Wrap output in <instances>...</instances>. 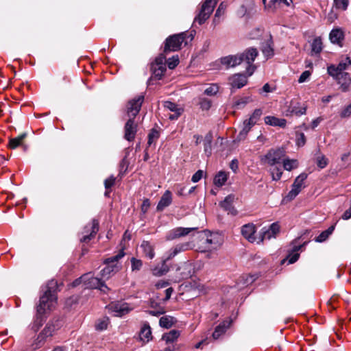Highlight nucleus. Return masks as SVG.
I'll list each match as a JSON object with an SVG mask.
<instances>
[{
  "label": "nucleus",
  "mask_w": 351,
  "mask_h": 351,
  "mask_svg": "<svg viewBox=\"0 0 351 351\" xmlns=\"http://www.w3.org/2000/svg\"><path fill=\"white\" fill-rule=\"evenodd\" d=\"M258 54V53L256 48L250 47L245 50L242 53L221 58V63L227 68L234 67L243 63L245 65L247 75L250 76L256 69L253 62Z\"/></svg>",
  "instance_id": "nucleus-1"
},
{
  "label": "nucleus",
  "mask_w": 351,
  "mask_h": 351,
  "mask_svg": "<svg viewBox=\"0 0 351 351\" xmlns=\"http://www.w3.org/2000/svg\"><path fill=\"white\" fill-rule=\"evenodd\" d=\"M285 157V150L283 148L270 149L261 158L263 164L270 167L269 172L273 180H279L282 175L281 167L283 158Z\"/></svg>",
  "instance_id": "nucleus-2"
},
{
  "label": "nucleus",
  "mask_w": 351,
  "mask_h": 351,
  "mask_svg": "<svg viewBox=\"0 0 351 351\" xmlns=\"http://www.w3.org/2000/svg\"><path fill=\"white\" fill-rule=\"evenodd\" d=\"M143 101L144 95H140L128 102L127 114L129 117V119L125 125L124 137L128 141H132L135 138L136 125L134 123V119L138 114Z\"/></svg>",
  "instance_id": "nucleus-3"
},
{
  "label": "nucleus",
  "mask_w": 351,
  "mask_h": 351,
  "mask_svg": "<svg viewBox=\"0 0 351 351\" xmlns=\"http://www.w3.org/2000/svg\"><path fill=\"white\" fill-rule=\"evenodd\" d=\"M56 285V282L51 281L50 282V287L47 289L43 295H42L39 300V304L37 306L36 312L38 315H43L47 311L52 310L56 304L57 297L54 291L51 290V288Z\"/></svg>",
  "instance_id": "nucleus-4"
},
{
  "label": "nucleus",
  "mask_w": 351,
  "mask_h": 351,
  "mask_svg": "<svg viewBox=\"0 0 351 351\" xmlns=\"http://www.w3.org/2000/svg\"><path fill=\"white\" fill-rule=\"evenodd\" d=\"M124 256L123 250H121L117 255L105 259L104 263L106 266L101 271L102 277L109 278L112 275L117 273L121 269V265L119 264V261Z\"/></svg>",
  "instance_id": "nucleus-5"
},
{
  "label": "nucleus",
  "mask_w": 351,
  "mask_h": 351,
  "mask_svg": "<svg viewBox=\"0 0 351 351\" xmlns=\"http://www.w3.org/2000/svg\"><path fill=\"white\" fill-rule=\"evenodd\" d=\"M187 34L185 32L169 36L165 40L164 52L168 53L180 50L183 43L185 45L187 44V42L185 40Z\"/></svg>",
  "instance_id": "nucleus-6"
},
{
  "label": "nucleus",
  "mask_w": 351,
  "mask_h": 351,
  "mask_svg": "<svg viewBox=\"0 0 351 351\" xmlns=\"http://www.w3.org/2000/svg\"><path fill=\"white\" fill-rule=\"evenodd\" d=\"M82 279L84 289H98L104 293L108 290V287L100 279L94 277L90 273L82 275Z\"/></svg>",
  "instance_id": "nucleus-7"
},
{
  "label": "nucleus",
  "mask_w": 351,
  "mask_h": 351,
  "mask_svg": "<svg viewBox=\"0 0 351 351\" xmlns=\"http://www.w3.org/2000/svg\"><path fill=\"white\" fill-rule=\"evenodd\" d=\"M218 0H206L202 5L198 15L195 18V21L199 25L203 24L210 16Z\"/></svg>",
  "instance_id": "nucleus-8"
},
{
  "label": "nucleus",
  "mask_w": 351,
  "mask_h": 351,
  "mask_svg": "<svg viewBox=\"0 0 351 351\" xmlns=\"http://www.w3.org/2000/svg\"><path fill=\"white\" fill-rule=\"evenodd\" d=\"M151 71L154 77L160 80L166 71V56L160 54L151 64Z\"/></svg>",
  "instance_id": "nucleus-9"
},
{
  "label": "nucleus",
  "mask_w": 351,
  "mask_h": 351,
  "mask_svg": "<svg viewBox=\"0 0 351 351\" xmlns=\"http://www.w3.org/2000/svg\"><path fill=\"white\" fill-rule=\"evenodd\" d=\"M351 66V58L346 57L342 59L337 65L331 64L328 66V73L333 77V79H339V74L343 73Z\"/></svg>",
  "instance_id": "nucleus-10"
},
{
  "label": "nucleus",
  "mask_w": 351,
  "mask_h": 351,
  "mask_svg": "<svg viewBox=\"0 0 351 351\" xmlns=\"http://www.w3.org/2000/svg\"><path fill=\"white\" fill-rule=\"evenodd\" d=\"M98 230L99 221L97 219H93L90 224H88L84 227V229L82 232L84 235L80 238V241L82 243L89 242L93 238L95 237Z\"/></svg>",
  "instance_id": "nucleus-11"
},
{
  "label": "nucleus",
  "mask_w": 351,
  "mask_h": 351,
  "mask_svg": "<svg viewBox=\"0 0 351 351\" xmlns=\"http://www.w3.org/2000/svg\"><path fill=\"white\" fill-rule=\"evenodd\" d=\"M60 328V325L56 322V323H49L46 325L45 328L42 330V332L38 336L36 339V348L40 346L41 343L44 341V340L49 337H51L54 332Z\"/></svg>",
  "instance_id": "nucleus-12"
},
{
  "label": "nucleus",
  "mask_w": 351,
  "mask_h": 351,
  "mask_svg": "<svg viewBox=\"0 0 351 351\" xmlns=\"http://www.w3.org/2000/svg\"><path fill=\"white\" fill-rule=\"evenodd\" d=\"M307 178V174L303 173L300 174L294 180V182L292 184V189L289 192L287 197L289 199H293L295 198L299 193L301 191L302 189L304 187V182Z\"/></svg>",
  "instance_id": "nucleus-13"
},
{
  "label": "nucleus",
  "mask_w": 351,
  "mask_h": 351,
  "mask_svg": "<svg viewBox=\"0 0 351 351\" xmlns=\"http://www.w3.org/2000/svg\"><path fill=\"white\" fill-rule=\"evenodd\" d=\"M109 309L114 313V316L121 317L128 313L132 310V308L129 306L128 303L119 302L110 304Z\"/></svg>",
  "instance_id": "nucleus-14"
},
{
  "label": "nucleus",
  "mask_w": 351,
  "mask_h": 351,
  "mask_svg": "<svg viewBox=\"0 0 351 351\" xmlns=\"http://www.w3.org/2000/svg\"><path fill=\"white\" fill-rule=\"evenodd\" d=\"M306 111V106H301L297 100H291L286 110V116H300L304 114Z\"/></svg>",
  "instance_id": "nucleus-15"
},
{
  "label": "nucleus",
  "mask_w": 351,
  "mask_h": 351,
  "mask_svg": "<svg viewBox=\"0 0 351 351\" xmlns=\"http://www.w3.org/2000/svg\"><path fill=\"white\" fill-rule=\"evenodd\" d=\"M204 243L205 244V247L208 250H217L222 244V238L217 234H210L205 239Z\"/></svg>",
  "instance_id": "nucleus-16"
},
{
  "label": "nucleus",
  "mask_w": 351,
  "mask_h": 351,
  "mask_svg": "<svg viewBox=\"0 0 351 351\" xmlns=\"http://www.w3.org/2000/svg\"><path fill=\"white\" fill-rule=\"evenodd\" d=\"M280 226L277 223H273L269 228H263L262 230L261 241L269 240L271 238H275L276 234L279 232Z\"/></svg>",
  "instance_id": "nucleus-17"
},
{
  "label": "nucleus",
  "mask_w": 351,
  "mask_h": 351,
  "mask_svg": "<svg viewBox=\"0 0 351 351\" xmlns=\"http://www.w3.org/2000/svg\"><path fill=\"white\" fill-rule=\"evenodd\" d=\"M197 230L195 228H176L170 231L167 235V240H173L176 238L186 236L191 232Z\"/></svg>",
  "instance_id": "nucleus-18"
},
{
  "label": "nucleus",
  "mask_w": 351,
  "mask_h": 351,
  "mask_svg": "<svg viewBox=\"0 0 351 351\" xmlns=\"http://www.w3.org/2000/svg\"><path fill=\"white\" fill-rule=\"evenodd\" d=\"M193 265L189 262L183 263L180 266L177 268V271L179 272L178 277L180 279H187L193 275Z\"/></svg>",
  "instance_id": "nucleus-19"
},
{
  "label": "nucleus",
  "mask_w": 351,
  "mask_h": 351,
  "mask_svg": "<svg viewBox=\"0 0 351 351\" xmlns=\"http://www.w3.org/2000/svg\"><path fill=\"white\" fill-rule=\"evenodd\" d=\"M256 232V227L253 223H247L242 226L241 234L250 242H254L256 237L254 234Z\"/></svg>",
  "instance_id": "nucleus-20"
},
{
  "label": "nucleus",
  "mask_w": 351,
  "mask_h": 351,
  "mask_svg": "<svg viewBox=\"0 0 351 351\" xmlns=\"http://www.w3.org/2000/svg\"><path fill=\"white\" fill-rule=\"evenodd\" d=\"M254 126L252 123L250 121L249 119H246L243 121L242 125H241V130L239 133V134L237 136L236 141H244L247 136L248 132L250 131L252 128Z\"/></svg>",
  "instance_id": "nucleus-21"
},
{
  "label": "nucleus",
  "mask_w": 351,
  "mask_h": 351,
  "mask_svg": "<svg viewBox=\"0 0 351 351\" xmlns=\"http://www.w3.org/2000/svg\"><path fill=\"white\" fill-rule=\"evenodd\" d=\"M229 82L233 88H241L247 84V77L238 73L231 76Z\"/></svg>",
  "instance_id": "nucleus-22"
},
{
  "label": "nucleus",
  "mask_w": 351,
  "mask_h": 351,
  "mask_svg": "<svg viewBox=\"0 0 351 351\" xmlns=\"http://www.w3.org/2000/svg\"><path fill=\"white\" fill-rule=\"evenodd\" d=\"M329 38L331 43L341 47L344 39V34L339 28L333 29L329 34Z\"/></svg>",
  "instance_id": "nucleus-23"
},
{
  "label": "nucleus",
  "mask_w": 351,
  "mask_h": 351,
  "mask_svg": "<svg viewBox=\"0 0 351 351\" xmlns=\"http://www.w3.org/2000/svg\"><path fill=\"white\" fill-rule=\"evenodd\" d=\"M232 320H224L220 323L215 329L213 333V337L214 339H219L222 335H223L226 330L230 326Z\"/></svg>",
  "instance_id": "nucleus-24"
},
{
  "label": "nucleus",
  "mask_w": 351,
  "mask_h": 351,
  "mask_svg": "<svg viewBox=\"0 0 351 351\" xmlns=\"http://www.w3.org/2000/svg\"><path fill=\"white\" fill-rule=\"evenodd\" d=\"M339 79H335L337 84L340 85V88L343 92H347L350 90L349 78L350 74L347 72H343L338 76Z\"/></svg>",
  "instance_id": "nucleus-25"
},
{
  "label": "nucleus",
  "mask_w": 351,
  "mask_h": 351,
  "mask_svg": "<svg viewBox=\"0 0 351 351\" xmlns=\"http://www.w3.org/2000/svg\"><path fill=\"white\" fill-rule=\"evenodd\" d=\"M172 202V196L171 193L169 191H166L165 193L161 197L158 205H157V210L162 211L166 207L169 206Z\"/></svg>",
  "instance_id": "nucleus-26"
},
{
  "label": "nucleus",
  "mask_w": 351,
  "mask_h": 351,
  "mask_svg": "<svg viewBox=\"0 0 351 351\" xmlns=\"http://www.w3.org/2000/svg\"><path fill=\"white\" fill-rule=\"evenodd\" d=\"M233 201L234 197L232 195H228L220 203V206L228 213L232 215H236L237 214V210L232 206Z\"/></svg>",
  "instance_id": "nucleus-27"
},
{
  "label": "nucleus",
  "mask_w": 351,
  "mask_h": 351,
  "mask_svg": "<svg viewBox=\"0 0 351 351\" xmlns=\"http://www.w3.org/2000/svg\"><path fill=\"white\" fill-rule=\"evenodd\" d=\"M144 256L149 259H153L155 256L154 245L149 241H143L141 245Z\"/></svg>",
  "instance_id": "nucleus-28"
},
{
  "label": "nucleus",
  "mask_w": 351,
  "mask_h": 351,
  "mask_svg": "<svg viewBox=\"0 0 351 351\" xmlns=\"http://www.w3.org/2000/svg\"><path fill=\"white\" fill-rule=\"evenodd\" d=\"M167 258L164 259L160 264L156 265L152 269V274L155 276H162L166 274L169 270V266L167 265Z\"/></svg>",
  "instance_id": "nucleus-29"
},
{
  "label": "nucleus",
  "mask_w": 351,
  "mask_h": 351,
  "mask_svg": "<svg viewBox=\"0 0 351 351\" xmlns=\"http://www.w3.org/2000/svg\"><path fill=\"white\" fill-rule=\"evenodd\" d=\"M139 338L143 343H147L152 339L151 328L148 324H144L141 328L139 332Z\"/></svg>",
  "instance_id": "nucleus-30"
},
{
  "label": "nucleus",
  "mask_w": 351,
  "mask_h": 351,
  "mask_svg": "<svg viewBox=\"0 0 351 351\" xmlns=\"http://www.w3.org/2000/svg\"><path fill=\"white\" fill-rule=\"evenodd\" d=\"M265 123L270 125L285 128L286 126L287 121L285 119H279L272 116H267L265 117Z\"/></svg>",
  "instance_id": "nucleus-31"
},
{
  "label": "nucleus",
  "mask_w": 351,
  "mask_h": 351,
  "mask_svg": "<svg viewBox=\"0 0 351 351\" xmlns=\"http://www.w3.org/2000/svg\"><path fill=\"white\" fill-rule=\"evenodd\" d=\"M323 49L322 41L320 37H316L311 43V54H319Z\"/></svg>",
  "instance_id": "nucleus-32"
},
{
  "label": "nucleus",
  "mask_w": 351,
  "mask_h": 351,
  "mask_svg": "<svg viewBox=\"0 0 351 351\" xmlns=\"http://www.w3.org/2000/svg\"><path fill=\"white\" fill-rule=\"evenodd\" d=\"M180 332L177 330H172L167 333H165L162 336V339L166 341V343H173L180 336Z\"/></svg>",
  "instance_id": "nucleus-33"
},
{
  "label": "nucleus",
  "mask_w": 351,
  "mask_h": 351,
  "mask_svg": "<svg viewBox=\"0 0 351 351\" xmlns=\"http://www.w3.org/2000/svg\"><path fill=\"white\" fill-rule=\"evenodd\" d=\"M282 163L283 164L284 169L287 171H291L292 169L297 168L298 166V162L297 160H291L285 158V157L283 158Z\"/></svg>",
  "instance_id": "nucleus-34"
},
{
  "label": "nucleus",
  "mask_w": 351,
  "mask_h": 351,
  "mask_svg": "<svg viewBox=\"0 0 351 351\" xmlns=\"http://www.w3.org/2000/svg\"><path fill=\"white\" fill-rule=\"evenodd\" d=\"M27 136L26 133H23L19 136L11 138L9 142V147L11 149H15L22 144V141Z\"/></svg>",
  "instance_id": "nucleus-35"
},
{
  "label": "nucleus",
  "mask_w": 351,
  "mask_h": 351,
  "mask_svg": "<svg viewBox=\"0 0 351 351\" xmlns=\"http://www.w3.org/2000/svg\"><path fill=\"white\" fill-rule=\"evenodd\" d=\"M227 179V174L224 171H219L214 178V184L217 186H222Z\"/></svg>",
  "instance_id": "nucleus-36"
},
{
  "label": "nucleus",
  "mask_w": 351,
  "mask_h": 351,
  "mask_svg": "<svg viewBox=\"0 0 351 351\" xmlns=\"http://www.w3.org/2000/svg\"><path fill=\"white\" fill-rule=\"evenodd\" d=\"M174 323V319L170 316H164L160 319L159 324L161 327L169 328Z\"/></svg>",
  "instance_id": "nucleus-37"
},
{
  "label": "nucleus",
  "mask_w": 351,
  "mask_h": 351,
  "mask_svg": "<svg viewBox=\"0 0 351 351\" xmlns=\"http://www.w3.org/2000/svg\"><path fill=\"white\" fill-rule=\"evenodd\" d=\"M349 5V0H333V8L337 10L345 11Z\"/></svg>",
  "instance_id": "nucleus-38"
},
{
  "label": "nucleus",
  "mask_w": 351,
  "mask_h": 351,
  "mask_svg": "<svg viewBox=\"0 0 351 351\" xmlns=\"http://www.w3.org/2000/svg\"><path fill=\"white\" fill-rule=\"evenodd\" d=\"M262 114V110L260 108H257L254 110L253 113L250 116V117L247 119H249L250 121H251V123H252V124L254 125L260 120Z\"/></svg>",
  "instance_id": "nucleus-39"
},
{
  "label": "nucleus",
  "mask_w": 351,
  "mask_h": 351,
  "mask_svg": "<svg viewBox=\"0 0 351 351\" xmlns=\"http://www.w3.org/2000/svg\"><path fill=\"white\" fill-rule=\"evenodd\" d=\"M256 278L257 277L254 275L245 274L240 278V281L243 285L248 286L249 285L253 283Z\"/></svg>",
  "instance_id": "nucleus-40"
},
{
  "label": "nucleus",
  "mask_w": 351,
  "mask_h": 351,
  "mask_svg": "<svg viewBox=\"0 0 351 351\" xmlns=\"http://www.w3.org/2000/svg\"><path fill=\"white\" fill-rule=\"evenodd\" d=\"M109 324V319L108 317H104L97 321L95 328L97 330H104L107 328Z\"/></svg>",
  "instance_id": "nucleus-41"
},
{
  "label": "nucleus",
  "mask_w": 351,
  "mask_h": 351,
  "mask_svg": "<svg viewBox=\"0 0 351 351\" xmlns=\"http://www.w3.org/2000/svg\"><path fill=\"white\" fill-rule=\"evenodd\" d=\"M211 143L212 138L210 136H206L204 141V152L209 156L211 154Z\"/></svg>",
  "instance_id": "nucleus-42"
},
{
  "label": "nucleus",
  "mask_w": 351,
  "mask_h": 351,
  "mask_svg": "<svg viewBox=\"0 0 351 351\" xmlns=\"http://www.w3.org/2000/svg\"><path fill=\"white\" fill-rule=\"evenodd\" d=\"M131 261V268H132V271H139L142 266H143V262L140 259H137L134 257H132L130 260Z\"/></svg>",
  "instance_id": "nucleus-43"
},
{
  "label": "nucleus",
  "mask_w": 351,
  "mask_h": 351,
  "mask_svg": "<svg viewBox=\"0 0 351 351\" xmlns=\"http://www.w3.org/2000/svg\"><path fill=\"white\" fill-rule=\"evenodd\" d=\"M261 50L266 59L272 57L274 55V50L268 43L264 45Z\"/></svg>",
  "instance_id": "nucleus-44"
},
{
  "label": "nucleus",
  "mask_w": 351,
  "mask_h": 351,
  "mask_svg": "<svg viewBox=\"0 0 351 351\" xmlns=\"http://www.w3.org/2000/svg\"><path fill=\"white\" fill-rule=\"evenodd\" d=\"M250 101H252V99L250 97H243L237 99L235 101L234 105L237 106L239 108H243L247 104L250 103Z\"/></svg>",
  "instance_id": "nucleus-45"
},
{
  "label": "nucleus",
  "mask_w": 351,
  "mask_h": 351,
  "mask_svg": "<svg viewBox=\"0 0 351 351\" xmlns=\"http://www.w3.org/2000/svg\"><path fill=\"white\" fill-rule=\"evenodd\" d=\"M160 136V134L156 130H152L151 132L148 135V145H151L153 143H154L157 139H158Z\"/></svg>",
  "instance_id": "nucleus-46"
},
{
  "label": "nucleus",
  "mask_w": 351,
  "mask_h": 351,
  "mask_svg": "<svg viewBox=\"0 0 351 351\" xmlns=\"http://www.w3.org/2000/svg\"><path fill=\"white\" fill-rule=\"evenodd\" d=\"M292 3V0H271L269 4V7L276 8V5L284 4L287 6L290 5Z\"/></svg>",
  "instance_id": "nucleus-47"
},
{
  "label": "nucleus",
  "mask_w": 351,
  "mask_h": 351,
  "mask_svg": "<svg viewBox=\"0 0 351 351\" xmlns=\"http://www.w3.org/2000/svg\"><path fill=\"white\" fill-rule=\"evenodd\" d=\"M199 105L203 110H208L211 107V101L206 98H199Z\"/></svg>",
  "instance_id": "nucleus-48"
},
{
  "label": "nucleus",
  "mask_w": 351,
  "mask_h": 351,
  "mask_svg": "<svg viewBox=\"0 0 351 351\" xmlns=\"http://www.w3.org/2000/svg\"><path fill=\"white\" fill-rule=\"evenodd\" d=\"M166 63L170 69H173L179 63V58L178 56H173L168 60H166Z\"/></svg>",
  "instance_id": "nucleus-49"
},
{
  "label": "nucleus",
  "mask_w": 351,
  "mask_h": 351,
  "mask_svg": "<svg viewBox=\"0 0 351 351\" xmlns=\"http://www.w3.org/2000/svg\"><path fill=\"white\" fill-rule=\"evenodd\" d=\"M44 320L43 318V315H38V313H36V319L34 322V324L32 328L34 331H37L39 328L43 325Z\"/></svg>",
  "instance_id": "nucleus-50"
},
{
  "label": "nucleus",
  "mask_w": 351,
  "mask_h": 351,
  "mask_svg": "<svg viewBox=\"0 0 351 351\" xmlns=\"http://www.w3.org/2000/svg\"><path fill=\"white\" fill-rule=\"evenodd\" d=\"M317 165L321 168H324L328 164V159L323 155H319L316 158Z\"/></svg>",
  "instance_id": "nucleus-51"
},
{
  "label": "nucleus",
  "mask_w": 351,
  "mask_h": 351,
  "mask_svg": "<svg viewBox=\"0 0 351 351\" xmlns=\"http://www.w3.org/2000/svg\"><path fill=\"white\" fill-rule=\"evenodd\" d=\"M177 245L179 247V250L181 252L191 250V249L193 248V247H194V244L190 241L185 242L183 243H180V244H178Z\"/></svg>",
  "instance_id": "nucleus-52"
},
{
  "label": "nucleus",
  "mask_w": 351,
  "mask_h": 351,
  "mask_svg": "<svg viewBox=\"0 0 351 351\" xmlns=\"http://www.w3.org/2000/svg\"><path fill=\"white\" fill-rule=\"evenodd\" d=\"M165 107L173 112H178V110H182V108H178L177 104L171 101H166L165 103Z\"/></svg>",
  "instance_id": "nucleus-53"
},
{
  "label": "nucleus",
  "mask_w": 351,
  "mask_h": 351,
  "mask_svg": "<svg viewBox=\"0 0 351 351\" xmlns=\"http://www.w3.org/2000/svg\"><path fill=\"white\" fill-rule=\"evenodd\" d=\"M218 86L215 84H213L204 90V93L207 95H214L218 92Z\"/></svg>",
  "instance_id": "nucleus-54"
},
{
  "label": "nucleus",
  "mask_w": 351,
  "mask_h": 351,
  "mask_svg": "<svg viewBox=\"0 0 351 351\" xmlns=\"http://www.w3.org/2000/svg\"><path fill=\"white\" fill-rule=\"evenodd\" d=\"M351 115V103L346 106L340 112L341 118L348 117Z\"/></svg>",
  "instance_id": "nucleus-55"
},
{
  "label": "nucleus",
  "mask_w": 351,
  "mask_h": 351,
  "mask_svg": "<svg viewBox=\"0 0 351 351\" xmlns=\"http://www.w3.org/2000/svg\"><path fill=\"white\" fill-rule=\"evenodd\" d=\"M115 180L116 178L113 176L105 180L104 186L106 190L110 189L114 184Z\"/></svg>",
  "instance_id": "nucleus-56"
},
{
  "label": "nucleus",
  "mask_w": 351,
  "mask_h": 351,
  "mask_svg": "<svg viewBox=\"0 0 351 351\" xmlns=\"http://www.w3.org/2000/svg\"><path fill=\"white\" fill-rule=\"evenodd\" d=\"M181 252L179 250V247L178 245H176L174 247L171 248L169 251L168 256L167 257V260H170L172 258H173L175 256H176L178 254L180 253Z\"/></svg>",
  "instance_id": "nucleus-57"
},
{
  "label": "nucleus",
  "mask_w": 351,
  "mask_h": 351,
  "mask_svg": "<svg viewBox=\"0 0 351 351\" xmlns=\"http://www.w3.org/2000/svg\"><path fill=\"white\" fill-rule=\"evenodd\" d=\"M328 21L331 23L338 18V14L336 13L332 9L329 12L327 15Z\"/></svg>",
  "instance_id": "nucleus-58"
},
{
  "label": "nucleus",
  "mask_w": 351,
  "mask_h": 351,
  "mask_svg": "<svg viewBox=\"0 0 351 351\" xmlns=\"http://www.w3.org/2000/svg\"><path fill=\"white\" fill-rule=\"evenodd\" d=\"M341 161L343 162L346 165L351 164V152H348L344 153L341 156Z\"/></svg>",
  "instance_id": "nucleus-59"
},
{
  "label": "nucleus",
  "mask_w": 351,
  "mask_h": 351,
  "mask_svg": "<svg viewBox=\"0 0 351 351\" xmlns=\"http://www.w3.org/2000/svg\"><path fill=\"white\" fill-rule=\"evenodd\" d=\"M204 174V171L202 170H198L197 172H195L191 178V181L193 182H197L199 180H201Z\"/></svg>",
  "instance_id": "nucleus-60"
},
{
  "label": "nucleus",
  "mask_w": 351,
  "mask_h": 351,
  "mask_svg": "<svg viewBox=\"0 0 351 351\" xmlns=\"http://www.w3.org/2000/svg\"><path fill=\"white\" fill-rule=\"evenodd\" d=\"M311 75V72L309 71H304L300 76L298 79L299 83H303Z\"/></svg>",
  "instance_id": "nucleus-61"
},
{
  "label": "nucleus",
  "mask_w": 351,
  "mask_h": 351,
  "mask_svg": "<svg viewBox=\"0 0 351 351\" xmlns=\"http://www.w3.org/2000/svg\"><path fill=\"white\" fill-rule=\"evenodd\" d=\"M329 236L327 234L326 231H323L315 240L316 242L322 243L325 241Z\"/></svg>",
  "instance_id": "nucleus-62"
},
{
  "label": "nucleus",
  "mask_w": 351,
  "mask_h": 351,
  "mask_svg": "<svg viewBox=\"0 0 351 351\" xmlns=\"http://www.w3.org/2000/svg\"><path fill=\"white\" fill-rule=\"evenodd\" d=\"M150 206V202H149V200L148 199H145L143 202V204L141 205V210L142 211L145 213L149 208Z\"/></svg>",
  "instance_id": "nucleus-63"
},
{
  "label": "nucleus",
  "mask_w": 351,
  "mask_h": 351,
  "mask_svg": "<svg viewBox=\"0 0 351 351\" xmlns=\"http://www.w3.org/2000/svg\"><path fill=\"white\" fill-rule=\"evenodd\" d=\"M299 256H300V255L298 253H295L292 255H289V263L290 264H293V263H295L298 260Z\"/></svg>",
  "instance_id": "nucleus-64"
}]
</instances>
